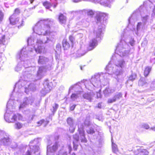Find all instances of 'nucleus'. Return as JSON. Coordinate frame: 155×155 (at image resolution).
I'll list each match as a JSON object with an SVG mask.
<instances>
[{
    "mask_svg": "<svg viewBox=\"0 0 155 155\" xmlns=\"http://www.w3.org/2000/svg\"><path fill=\"white\" fill-rule=\"evenodd\" d=\"M58 107V105L56 104H55L52 106V108L51 109V110L53 114L55 113Z\"/></svg>",
    "mask_w": 155,
    "mask_h": 155,
    "instance_id": "31",
    "label": "nucleus"
},
{
    "mask_svg": "<svg viewBox=\"0 0 155 155\" xmlns=\"http://www.w3.org/2000/svg\"><path fill=\"white\" fill-rule=\"evenodd\" d=\"M11 141L10 136L8 133L0 130V143L1 145L8 146L10 144Z\"/></svg>",
    "mask_w": 155,
    "mask_h": 155,
    "instance_id": "8",
    "label": "nucleus"
},
{
    "mask_svg": "<svg viewBox=\"0 0 155 155\" xmlns=\"http://www.w3.org/2000/svg\"><path fill=\"white\" fill-rule=\"evenodd\" d=\"M73 138L75 140V142H77L79 140V136L78 134H76L73 136Z\"/></svg>",
    "mask_w": 155,
    "mask_h": 155,
    "instance_id": "40",
    "label": "nucleus"
},
{
    "mask_svg": "<svg viewBox=\"0 0 155 155\" xmlns=\"http://www.w3.org/2000/svg\"><path fill=\"white\" fill-rule=\"evenodd\" d=\"M34 101V98L32 97L24 98L22 102L21 103L19 107V110H21L22 109L27 107L30 104L31 105Z\"/></svg>",
    "mask_w": 155,
    "mask_h": 155,
    "instance_id": "10",
    "label": "nucleus"
},
{
    "mask_svg": "<svg viewBox=\"0 0 155 155\" xmlns=\"http://www.w3.org/2000/svg\"><path fill=\"white\" fill-rule=\"evenodd\" d=\"M15 108L14 101L10 99L7 104V110L4 115L5 120L8 123H13L18 120H22V115L19 114H14L13 109Z\"/></svg>",
    "mask_w": 155,
    "mask_h": 155,
    "instance_id": "6",
    "label": "nucleus"
},
{
    "mask_svg": "<svg viewBox=\"0 0 155 155\" xmlns=\"http://www.w3.org/2000/svg\"><path fill=\"white\" fill-rule=\"evenodd\" d=\"M82 93L81 91H79L72 94L71 96V99L73 101H75L80 97Z\"/></svg>",
    "mask_w": 155,
    "mask_h": 155,
    "instance_id": "23",
    "label": "nucleus"
},
{
    "mask_svg": "<svg viewBox=\"0 0 155 155\" xmlns=\"http://www.w3.org/2000/svg\"><path fill=\"white\" fill-rule=\"evenodd\" d=\"M77 36L78 37H79L80 38H81L83 37V35L82 33H79L77 35Z\"/></svg>",
    "mask_w": 155,
    "mask_h": 155,
    "instance_id": "52",
    "label": "nucleus"
},
{
    "mask_svg": "<svg viewBox=\"0 0 155 155\" xmlns=\"http://www.w3.org/2000/svg\"><path fill=\"white\" fill-rule=\"evenodd\" d=\"M76 105L74 104L70 107V110H73L75 108Z\"/></svg>",
    "mask_w": 155,
    "mask_h": 155,
    "instance_id": "51",
    "label": "nucleus"
},
{
    "mask_svg": "<svg viewBox=\"0 0 155 155\" xmlns=\"http://www.w3.org/2000/svg\"><path fill=\"white\" fill-rule=\"evenodd\" d=\"M150 130L155 131V126H153L150 128Z\"/></svg>",
    "mask_w": 155,
    "mask_h": 155,
    "instance_id": "55",
    "label": "nucleus"
},
{
    "mask_svg": "<svg viewBox=\"0 0 155 155\" xmlns=\"http://www.w3.org/2000/svg\"><path fill=\"white\" fill-rule=\"evenodd\" d=\"M78 131L80 135V139L81 142L86 143L87 140L85 137L84 131L83 130V124H79Z\"/></svg>",
    "mask_w": 155,
    "mask_h": 155,
    "instance_id": "13",
    "label": "nucleus"
},
{
    "mask_svg": "<svg viewBox=\"0 0 155 155\" xmlns=\"http://www.w3.org/2000/svg\"><path fill=\"white\" fill-rule=\"evenodd\" d=\"M2 57H0V68H1V62H2Z\"/></svg>",
    "mask_w": 155,
    "mask_h": 155,
    "instance_id": "59",
    "label": "nucleus"
},
{
    "mask_svg": "<svg viewBox=\"0 0 155 155\" xmlns=\"http://www.w3.org/2000/svg\"><path fill=\"white\" fill-rule=\"evenodd\" d=\"M47 58L42 55L39 56L38 59V63L39 64H46L50 60V58Z\"/></svg>",
    "mask_w": 155,
    "mask_h": 155,
    "instance_id": "17",
    "label": "nucleus"
},
{
    "mask_svg": "<svg viewBox=\"0 0 155 155\" xmlns=\"http://www.w3.org/2000/svg\"><path fill=\"white\" fill-rule=\"evenodd\" d=\"M107 18V14L106 13L101 12L97 13L96 17V22L99 27L97 31H95L94 32L96 38L92 39L89 42V46L87 48L88 51L92 50L95 48L97 45V42L101 39L103 32L105 28V25L104 23Z\"/></svg>",
    "mask_w": 155,
    "mask_h": 155,
    "instance_id": "4",
    "label": "nucleus"
},
{
    "mask_svg": "<svg viewBox=\"0 0 155 155\" xmlns=\"http://www.w3.org/2000/svg\"><path fill=\"white\" fill-rule=\"evenodd\" d=\"M58 52L56 53H55V58L56 60H57V59L58 58V57H59V55H58Z\"/></svg>",
    "mask_w": 155,
    "mask_h": 155,
    "instance_id": "54",
    "label": "nucleus"
},
{
    "mask_svg": "<svg viewBox=\"0 0 155 155\" xmlns=\"http://www.w3.org/2000/svg\"><path fill=\"white\" fill-rule=\"evenodd\" d=\"M67 123L69 126V130L71 133H73L75 129L76 124L74 120L71 117H68L67 120Z\"/></svg>",
    "mask_w": 155,
    "mask_h": 155,
    "instance_id": "15",
    "label": "nucleus"
},
{
    "mask_svg": "<svg viewBox=\"0 0 155 155\" xmlns=\"http://www.w3.org/2000/svg\"><path fill=\"white\" fill-rule=\"evenodd\" d=\"M101 103H99L97 105V107L99 108H101Z\"/></svg>",
    "mask_w": 155,
    "mask_h": 155,
    "instance_id": "56",
    "label": "nucleus"
},
{
    "mask_svg": "<svg viewBox=\"0 0 155 155\" xmlns=\"http://www.w3.org/2000/svg\"><path fill=\"white\" fill-rule=\"evenodd\" d=\"M23 109H22L21 111L22 113L25 114V115H30L31 113V111L29 109H26L25 110H23Z\"/></svg>",
    "mask_w": 155,
    "mask_h": 155,
    "instance_id": "35",
    "label": "nucleus"
},
{
    "mask_svg": "<svg viewBox=\"0 0 155 155\" xmlns=\"http://www.w3.org/2000/svg\"><path fill=\"white\" fill-rule=\"evenodd\" d=\"M71 155H76L74 153H73Z\"/></svg>",
    "mask_w": 155,
    "mask_h": 155,
    "instance_id": "64",
    "label": "nucleus"
},
{
    "mask_svg": "<svg viewBox=\"0 0 155 155\" xmlns=\"http://www.w3.org/2000/svg\"><path fill=\"white\" fill-rule=\"evenodd\" d=\"M69 40L70 41H71V43H73L74 40V38L72 36H69Z\"/></svg>",
    "mask_w": 155,
    "mask_h": 155,
    "instance_id": "49",
    "label": "nucleus"
},
{
    "mask_svg": "<svg viewBox=\"0 0 155 155\" xmlns=\"http://www.w3.org/2000/svg\"><path fill=\"white\" fill-rule=\"evenodd\" d=\"M75 142L74 141H73V148L74 150H76L77 149L78 145L77 144H76Z\"/></svg>",
    "mask_w": 155,
    "mask_h": 155,
    "instance_id": "47",
    "label": "nucleus"
},
{
    "mask_svg": "<svg viewBox=\"0 0 155 155\" xmlns=\"http://www.w3.org/2000/svg\"><path fill=\"white\" fill-rule=\"evenodd\" d=\"M5 6L7 8H8L9 7L7 3H4Z\"/></svg>",
    "mask_w": 155,
    "mask_h": 155,
    "instance_id": "57",
    "label": "nucleus"
},
{
    "mask_svg": "<svg viewBox=\"0 0 155 155\" xmlns=\"http://www.w3.org/2000/svg\"><path fill=\"white\" fill-rule=\"evenodd\" d=\"M93 92H90L89 93H85L83 95V97L84 98L88 100L89 101L91 102L92 97H93L94 94H93Z\"/></svg>",
    "mask_w": 155,
    "mask_h": 155,
    "instance_id": "24",
    "label": "nucleus"
},
{
    "mask_svg": "<svg viewBox=\"0 0 155 155\" xmlns=\"http://www.w3.org/2000/svg\"><path fill=\"white\" fill-rule=\"evenodd\" d=\"M4 14L3 12L0 11V23L2 21L3 19Z\"/></svg>",
    "mask_w": 155,
    "mask_h": 155,
    "instance_id": "44",
    "label": "nucleus"
},
{
    "mask_svg": "<svg viewBox=\"0 0 155 155\" xmlns=\"http://www.w3.org/2000/svg\"><path fill=\"white\" fill-rule=\"evenodd\" d=\"M20 13L19 9L18 8H16L14 13L9 18L10 24L12 25H16L19 28L23 25L22 20L21 19L20 21H19V18L17 17Z\"/></svg>",
    "mask_w": 155,
    "mask_h": 155,
    "instance_id": "7",
    "label": "nucleus"
},
{
    "mask_svg": "<svg viewBox=\"0 0 155 155\" xmlns=\"http://www.w3.org/2000/svg\"><path fill=\"white\" fill-rule=\"evenodd\" d=\"M87 132L88 134H93L95 133V131L93 128H90L87 130Z\"/></svg>",
    "mask_w": 155,
    "mask_h": 155,
    "instance_id": "38",
    "label": "nucleus"
},
{
    "mask_svg": "<svg viewBox=\"0 0 155 155\" xmlns=\"http://www.w3.org/2000/svg\"><path fill=\"white\" fill-rule=\"evenodd\" d=\"M151 67L147 66L146 67L144 72V75L145 77H147L149 75L151 71Z\"/></svg>",
    "mask_w": 155,
    "mask_h": 155,
    "instance_id": "29",
    "label": "nucleus"
},
{
    "mask_svg": "<svg viewBox=\"0 0 155 155\" xmlns=\"http://www.w3.org/2000/svg\"><path fill=\"white\" fill-rule=\"evenodd\" d=\"M122 97V94L120 92L116 93L112 98L108 99L107 102L108 103H112L118 101Z\"/></svg>",
    "mask_w": 155,
    "mask_h": 155,
    "instance_id": "16",
    "label": "nucleus"
},
{
    "mask_svg": "<svg viewBox=\"0 0 155 155\" xmlns=\"http://www.w3.org/2000/svg\"><path fill=\"white\" fill-rule=\"evenodd\" d=\"M53 23L54 20L52 19L41 20L33 28L32 35L27 40L28 46L23 47L17 55V58H19L20 61L18 62L15 68V71L17 72L21 71L23 67L25 68L23 75L26 81L20 80L16 83L13 91L20 92V90L26 84V81H28L26 78L30 79L32 76V68L30 67V62L28 56L29 52H31L34 51L38 53H44L43 44L51 43L55 41L56 33L51 32L50 26Z\"/></svg>",
    "mask_w": 155,
    "mask_h": 155,
    "instance_id": "1",
    "label": "nucleus"
},
{
    "mask_svg": "<svg viewBox=\"0 0 155 155\" xmlns=\"http://www.w3.org/2000/svg\"><path fill=\"white\" fill-rule=\"evenodd\" d=\"M2 32V30L0 28V45H5L7 44V40L5 38V35L2 34L1 33Z\"/></svg>",
    "mask_w": 155,
    "mask_h": 155,
    "instance_id": "20",
    "label": "nucleus"
},
{
    "mask_svg": "<svg viewBox=\"0 0 155 155\" xmlns=\"http://www.w3.org/2000/svg\"><path fill=\"white\" fill-rule=\"evenodd\" d=\"M142 127L143 128L146 129H148L150 128L149 125L147 124H143V125Z\"/></svg>",
    "mask_w": 155,
    "mask_h": 155,
    "instance_id": "46",
    "label": "nucleus"
},
{
    "mask_svg": "<svg viewBox=\"0 0 155 155\" xmlns=\"http://www.w3.org/2000/svg\"><path fill=\"white\" fill-rule=\"evenodd\" d=\"M96 92L97 95V97L98 98L101 97V95L100 93L99 92H97V91H96L94 92Z\"/></svg>",
    "mask_w": 155,
    "mask_h": 155,
    "instance_id": "48",
    "label": "nucleus"
},
{
    "mask_svg": "<svg viewBox=\"0 0 155 155\" xmlns=\"http://www.w3.org/2000/svg\"><path fill=\"white\" fill-rule=\"evenodd\" d=\"M152 13V16H154L155 15V4L154 5V7L153 8Z\"/></svg>",
    "mask_w": 155,
    "mask_h": 155,
    "instance_id": "50",
    "label": "nucleus"
},
{
    "mask_svg": "<svg viewBox=\"0 0 155 155\" xmlns=\"http://www.w3.org/2000/svg\"><path fill=\"white\" fill-rule=\"evenodd\" d=\"M53 60L52 57L50 58V60L45 64V66H43L46 69V71H50L53 68L54 64L53 62Z\"/></svg>",
    "mask_w": 155,
    "mask_h": 155,
    "instance_id": "18",
    "label": "nucleus"
},
{
    "mask_svg": "<svg viewBox=\"0 0 155 155\" xmlns=\"http://www.w3.org/2000/svg\"><path fill=\"white\" fill-rule=\"evenodd\" d=\"M17 147V145L16 144H15V146L13 147H12V148H14Z\"/></svg>",
    "mask_w": 155,
    "mask_h": 155,
    "instance_id": "63",
    "label": "nucleus"
},
{
    "mask_svg": "<svg viewBox=\"0 0 155 155\" xmlns=\"http://www.w3.org/2000/svg\"><path fill=\"white\" fill-rule=\"evenodd\" d=\"M139 85L141 86H144L147 87V85L149 84L143 78H141L139 81Z\"/></svg>",
    "mask_w": 155,
    "mask_h": 155,
    "instance_id": "27",
    "label": "nucleus"
},
{
    "mask_svg": "<svg viewBox=\"0 0 155 155\" xmlns=\"http://www.w3.org/2000/svg\"><path fill=\"white\" fill-rule=\"evenodd\" d=\"M150 61V62L153 64L155 63V57H154L153 55L151 56Z\"/></svg>",
    "mask_w": 155,
    "mask_h": 155,
    "instance_id": "45",
    "label": "nucleus"
},
{
    "mask_svg": "<svg viewBox=\"0 0 155 155\" xmlns=\"http://www.w3.org/2000/svg\"><path fill=\"white\" fill-rule=\"evenodd\" d=\"M134 23L132 25L131 22L130 26L128 25V27L130 29L131 31L126 32L125 31L123 35V38H127L126 39V41L122 39L116 48V52L117 54L124 58L128 59L129 56L131 54L130 52V48L128 43L132 47L135 45V41L134 38L130 37L131 33L135 32V34L138 35V32L141 31L144 28L145 24L139 22L137 23L136 29L134 26Z\"/></svg>",
    "mask_w": 155,
    "mask_h": 155,
    "instance_id": "3",
    "label": "nucleus"
},
{
    "mask_svg": "<svg viewBox=\"0 0 155 155\" xmlns=\"http://www.w3.org/2000/svg\"><path fill=\"white\" fill-rule=\"evenodd\" d=\"M137 75L135 73H132L130 76L129 80L132 81L134 80L136 78Z\"/></svg>",
    "mask_w": 155,
    "mask_h": 155,
    "instance_id": "34",
    "label": "nucleus"
},
{
    "mask_svg": "<svg viewBox=\"0 0 155 155\" xmlns=\"http://www.w3.org/2000/svg\"><path fill=\"white\" fill-rule=\"evenodd\" d=\"M46 69L44 66L38 67V69L35 74V80L41 79L46 75Z\"/></svg>",
    "mask_w": 155,
    "mask_h": 155,
    "instance_id": "11",
    "label": "nucleus"
},
{
    "mask_svg": "<svg viewBox=\"0 0 155 155\" xmlns=\"http://www.w3.org/2000/svg\"><path fill=\"white\" fill-rule=\"evenodd\" d=\"M26 2V1H23L22 3H23V4H25Z\"/></svg>",
    "mask_w": 155,
    "mask_h": 155,
    "instance_id": "62",
    "label": "nucleus"
},
{
    "mask_svg": "<svg viewBox=\"0 0 155 155\" xmlns=\"http://www.w3.org/2000/svg\"><path fill=\"white\" fill-rule=\"evenodd\" d=\"M58 143L56 142L55 143L53 144L52 146L48 145L47 146V155H50V153H54L57 150L58 147Z\"/></svg>",
    "mask_w": 155,
    "mask_h": 155,
    "instance_id": "14",
    "label": "nucleus"
},
{
    "mask_svg": "<svg viewBox=\"0 0 155 155\" xmlns=\"http://www.w3.org/2000/svg\"><path fill=\"white\" fill-rule=\"evenodd\" d=\"M94 13V12L92 10H90L87 12V15L91 16L93 15Z\"/></svg>",
    "mask_w": 155,
    "mask_h": 155,
    "instance_id": "43",
    "label": "nucleus"
},
{
    "mask_svg": "<svg viewBox=\"0 0 155 155\" xmlns=\"http://www.w3.org/2000/svg\"><path fill=\"white\" fill-rule=\"evenodd\" d=\"M62 45L64 50H67L69 48L70 45L66 39H64L62 41Z\"/></svg>",
    "mask_w": 155,
    "mask_h": 155,
    "instance_id": "28",
    "label": "nucleus"
},
{
    "mask_svg": "<svg viewBox=\"0 0 155 155\" xmlns=\"http://www.w3.org/2000/svg\"><path fill=\"white\" fill-rule=\"evenodd\" d=\"M111 62L112 61H110L105 68L110 73L96 74L89 80H85L84 85L87 89L93 91L100 87L101 84L105 85L108 83V79L112 77L114 78L118 82L117 86V89H121L123 79L120 77L126 69L127 62L123 59L117 60L114 61V65L111 64Z\"/></svg>",
    "mask_w": 155,
    "mask_h": 155,
    "instance_id": "2",
    "label": "nucleus"
},
{
    "mask_svg": "<svg viewBox=\"0 0 155 155\" xmlns=\"http://www.w3.org/2000/svg\"><path fill=\"white\" fill-rule=\"evenodd\" d=\"M87 52V51H85L84 52V53H81V55L80 56H82L83 55H84Z\"/></svg>",
    "mask_w": 155,
    "mask_h": 155,
    "instance_id": "58",
    "label": "nucleus"
},
{
    "mask_svg": "<svg viewBox=\"0 0 155 155\" xmlns=\"http://www.w3.org/2000/svg\"><path fill=\"white\" fill-rule=\"evenodd\" d=\"M143 6H141L135 11L128 20L129 26L131 22L133 25L134 22L137 21L140 18V16L141 18V20L144 24H146L148 22L149 16L147 10L144 7L145 5V2H144Z\"/></svg>",
    "mask_w": 155,
    "mask_h": 155,
    "instance_id": "5",
    "label": "nucleus"
},
{
    "mask_svg": "<svg viewBox=\"0 0 155 155\" xmlns=\"http://www.w3.org/2000/svg\"><path fill=\"white\" fill-rule=\"evenodd\" d=\"M61 50V47L60 44H58L56 45V47L55 53L59 52Z\"/></svg>",
    "mask_w": 155,
    "mask_h": 155,
    "instance_id": "36",
    "label": "nucleus"
},
{
    "mask_svg": "<svg viewBox=\"0 0 155 155\" xmlns=\"http://www.w3.org/2000/svg\"><path fill=\"white\" fill-rule=\"evenodd\" d=\"M30 3L31 4H32L33 2L34 1V0H30Z\"/></svg>",
    "mask_w": 155,
    "mask_h": 155,
    "instance_id": "60",
    "label": "nucleus"
},
{
    "mask_svg": "<svg viewBox=\"0 0 155 155\" xmlns=\"http://www.w3.org/2000/svg\"><path fill=\"white\" fill-rule=\"evenodd\" d=\"M48 122L49 121H45L44 120H42L37 122V124H38L37 126H40L42 124L44 123H45V124H47Z\"/></svg>",
    "mask_w": 155,
    "mask_h": 155,
    "instance_id": "37",
    "label": "nucleus"
},
{
    "mask_svg": "<svg viewBox=\"0 0 155 155\" xmlns=\"http://www.w3.org/2000/svg\"><path fill=\"white\" fill-rule=\"evenodd\" d=\"M79 124H83V129H84V126L87 127L90 124V121L88 120H85V121L83 123H81L80 122H78V126Z\"/></svg>",
    "mask_w": 155,
    "mask_h": 155,
    "instance_id": "32",
    "label": "nucleus"
},
{
    "mask_svg": "<svg viewBox=\"0 0 155 155\" xmlns=\"http://www.w3.org/2000/svg\"><path fill=\"white\" fill-rule=\"evenodd\" d=\"M113 0H97L96 3H100L101 5L104 6H107L110 8L111 7V3Z\"/></svg>",
    "mask_w": 155,
    "mask_h": 155,
    "instance_id": "19",
    "label": "nucleus"
},
{
    "mask_svg": "<svg viewBox=\"0 0 155 155\" xmlns=\"http://www.w3.org/2000/svg\"><path fill=\"white\" fill-rule=\"evenodd\" d=\"M44 88L41 91V93L44 96L46 94L49 92L52 88V87L50 86L49 83L48 79H45L43 83Z\"/></svg>",
    "mask_w": 155,
    "mask_h": 155,
    "instance_id": "12",
    "label": "nucleus"
},
{
    "mask_svg": "<svg viewBox=\"0 0 155 155\" xmlns=\"http://www.w3.org/2000/svg\"><path fill=\"white\" fill-rule=\"evenodd\" d=\"M150 85L151 88L153 89L155 88V81H152L150 84Z\"/></svg>",
    "mask_w": 155,
    "mask_h": 155,
    "instance_id": "42",
    "label": "nucleus"
},
{
    "mask_svg": "<svg viewBox=\"0 0 155 155\" xmlns=\"http://www.w3.org/2000/svg\"><path fill=\"white\" fill-rule=\"evenodd\" d=\"M39 143L38 139H35L33 140L30 142V144H34L35 145H29L30 150H27V152L24 155H33L38 151L39 149V147L38 145Z\"/></svg>",
    "mask_w": 155,
    "mask_h": 155,
    "instance_id": "9",
    "label": "nucleus"
},
{
    "mask_svg": "<svg viewBox=\"0 0 155 155\" xmlns=\"http://www.w3.org/2000/svg\"><path fill=\"white\" fill-rule=\"evenodd\" d=\"M148 152L146 149L140 148L137 150L136 155H147Z\"/></svg>",
    "mask_w": 155,
    "mask_h": 155,
    "instance_id": "25",
    "label": "nucleus"
},
{
    "mask_svg": "<svg viewBox=\"0 0 155 155\" xmlns=\"http://www.w3.org/2000/svg\"><path fill=\"white\" fill-rule=\"evenodd\" d=\"M66 151L63 148L61 150H60L58 152V154L57 155H67Z\"/></svg>",
    "mask_w": 155,
    "mask_h": 155,
    "instance_id": "33",
    "label": "nucleus"
},
{
    "mask_svg": "<svg viewBox=\"0 0 155 155\" xmlns=\"http://www.w3.org/2000/svg\"><path fill=\"white\" fill-rule=\"evenodd\" d=\"M22 124L19 122L15 124V127L16 129H20L22 127Z\"/></svg>",
    "mask_w": 155,
    "mask_h": 155,
    "instance_id": "39",
    "label": "nucleus"
},
{
    "mask_svg": "<svg viewBox=\"0 0 155 155\" xmlns=\"http://www.w3.org/2000/svg\"><path fill=\"white\" fill-rule=\"evenodd\" d=\"M69 153H70L72 150V148L71 145H69L68 147Z\"/></svg>",
    "mask_w": 155,
    "mask_h": 155,
    "instance_id": "53",
    "label": "nucleus"
},
{
    "mask_svg": "<svg viewBox=\"0 0 155 155\" xmlns=\"http://www.w3.org/2000/svg\"><path fill=\"white\" fill-rule=\"evenodd\" d=\"M80 87L77 84H75L73 86H71L69 88V91H70V90L74 89V90H75V89L76 88H79Z\"/></svg>",
    "mask_w": 155,
    "mask_h": 155,
    "instance_id": "41",
    "label": "nucleus"
},
{
    "mask_svg": "<svg viewBox=\"0 0 155 155\" xmlns=\"http://www.w3.org/2000/svg\"><path fill=\"white\" fill-rule=\"evenodd\" d=\"M115 91L114 89H112L111 87H107L104 90L103 92L105 96L106 97L108 96L110 94L113 92Z\"/></svg>",
    "mask_w": 155,
    "mask_h": 155,
    "instance_id": "26",
    "label": "nucleus"
},
{
    "mask_svg": "<svg viewBox=\"0 0 155 155\" xmlns=\"http://www.w3.org/2000/svg\"><path fill=\"white\" fill-rule=\"evenodd\" d=\"M25 92L27 94H28L29 91H34L36 90V86L34 84L31 83L29 85H28V88H26V87H25Z\"/></svg>",
    "mask_w": 155,
    "mask_h": 155,
    "instance_id": "21",
    "label": "nucleus"
},
{
    "mask_svg": "<svg viewBox=\"0 0 155 155\" xmlns=\"http://www.w3.org/2000/svg\"><path fill=\"white\" fill-rule=\"evenodd\" d=\"M112 151L114 153H116L118 152L117 146L112 141Z\"/></svg>",
    "mask_w": 155,
    "mask_h": 155,
    "instance_id": "30",
    "label": "nucleus"
},
{
    "mask_svg": "<svg viewBox=\"0 0 155 155\" xmlns=\"http://www.w3.org/2000/svg\"><path fill=\"white\" fill-rule=\"evenodd\" d=\"M35 116V115H32V117H31V120H32L33 119V118Z\"/></svg>",
    "mask_w": 155,
    "mask_h": 155,
    "instance_id": "61",
    "label": "nucleus"
},
{
    "mask_svg": "<svg viewBox=\"0 0 155 155\" xmlns=\"http://www.w3.org/2000/svg\"><path fill=\"white\" fill-rule=\"evenodd\" d=\"M58 21L60 24L63 25H65L66 22V17L62 14H60L58 17Z\"/></svg>",
    "mask_w": 155,
    "mask_h": 155,
    "instance_id": "22",
    "label": "nucleus"
}]
</instances>
